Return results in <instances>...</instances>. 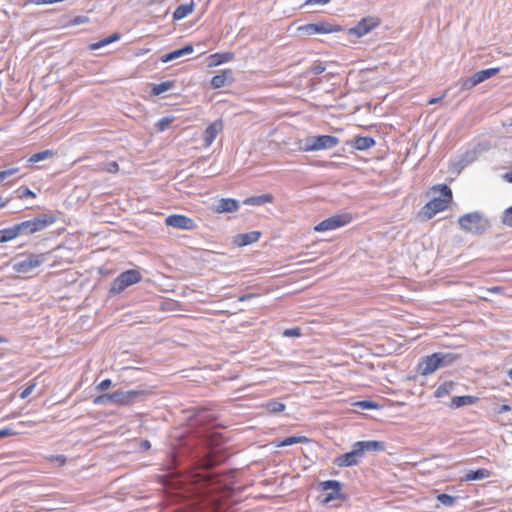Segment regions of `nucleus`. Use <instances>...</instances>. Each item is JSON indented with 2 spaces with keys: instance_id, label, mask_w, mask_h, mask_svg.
I'll return each instance as SVG.
<instances>
[{
  "instance_id": "nucleus-1",
  "label": "nucleus",
  "mask_w": 512,
  "mask_h": 512,
  "mask_svg": "<svg viewBox=\"0 0 512 512\" xmlns=\"http://www.w3.org/2000/svg\"><path fill=\"white\" fill-rule=\"evenodd\" d=\"M427 195L430 200L421 208L419 216L422 220H429L438 212L445 210L452 201V190L446 184L434 185Z\"/></svg>"
},
{
  "instance_id": "nucleus-2",
  "label": "nucleus",
  "mask_w": 512,
  "mask_h": 512,
  "mask_svg": "<svg viewBox=\"0 0 512 512\" xmlns=\"http://www.w3.org/2000/svg\"><path fill=\"white\" fill-rule=\"evenodd\" d=\"M460 228L471 234L482 235L490 228V222L479 212H471L459 217Z\"/></svg>"
},
{
  "instance_id": "nucleus-3",
  "label": "nucleus",
  "mask_w": 512,
  "mask_h": 512,
  "mask_svg": "<svg viewBox=\"0 0 512 512\" xmlns=\"http://www.w3.org/2000/svg\"><path fill=\"white\" fill-rule=\"evenodd\" d=\"M56 220V217L52 214H40L33 219L23 221L21 223L15 224L14 228L17 233V236L20 235H31L36 232L42 231L51 224H53Z\"/></svg>"
},
{
  "instance_id": "nucleus-4",
  "label": "nucleus",
  "mask_w": 512,
  "mask_h": 512,
  "mask_svg": "<svg viewBox=\"0 0 512 512\" xmlns=\"http://www.w3.org/2000/svg\"><path fill=\"white\" fill-rule=\"evenodd\" d=\"M339 138L332 135L308 136L304 139L300 149L305 152L331 149L338 145Z\"/></svg>"
},
{
  "instance_id": "nucleus-5",
  "label": "nucleus",
  "mask_w": 512,
  "mask_h": 512,
  "mask_svg": "<svg viewBox=\"0 0 512 512\" xmlns=\"http://www.w3.org/2000/svg\"><path fill=\"white\" fill-rule=\"evenodd\" d=\"M142 279L141 273L136 269H129L119 274L111 283L109 292L120 294L127 287L138 283Z\"/></svg>"
},
{
  "instance_id": "nucleus-6",
  "label": "nucleus",
  "mask_w": 512,
  "mask_h": 512,
  "mask_svg": "<svg viewBox=\"0 0 512 512\" xmlns=\"http://www.w3.org/2000/svg\"><path fill=\"white\" fill-rule=\"evenodd\" d=\"M322 494L321 502L328 504L335 500H345L346 495L342 493V483L337 480H327L319 484Z\"/></svg>"
},
{
  "instance_id": "nucleus-7",
  "label": "nucleus",
  "mask_w": 512,
  "mask_h": 512,
  "mask_svg": "<svg viewBox=\"0 0 512 512\" xmlns=\"http://www.w3.org/2000/svg\"><path fill=\"white\" fill-rule=\"evenodd\" d=\"M47 253L29 254L25 259L13 264V270L18 273H28L39 267L47 260Z\"/></svg>"
},
{
  "instance_id": "nucleus-8",
  "label": "nucleus",
  "mask_w": 512,
  "mask_h": 512,
  "mask_svg": "<svg viewBox=\"0 0 512 512\" xmlns=\"http://www.w3.org/2000/svg\"><path fill=\"white\" fill-rule=\"evenodd\" d=\"M342 30L343 28L340 25H333L328 22L309 23L299 27V31L308 36L314 34H328Z\"/></svg>"
},
{
  "instance_id": "nucleus-9",
  "label": "nucleus",
  "mask_w": 512,
  "mask_h": 512,
  "mask_svg": "<svg viewBox=\"0 0 512 512\" xmlns=\"http://www.w3.org/2000/svg\"><path fill=\"white\" fill-rule=\"evenodd\" d=\"M380 25V20L375 17H365L362 18L358 24L352 28L347 30L348 35H354L357 38H360L366 34H368L371 30L378 27Z\"/></svg>"
},
{
  "instance_id": "nucleus-10",
  "label": "nucleus",
  "mask_w": 512,
  "mask_h": 512,
  "mask_svg": "<svg viewBox=\"0 0 512 512\" xmlns=\"http://www.w3.org/2000/svg\"><path fill=\"white\" fill-rule=\"evenodd\" d=\"M349 214H337L333 215L315 226V231L322 232L327 230H333L348 224L351 221Z\"/></svg>"
},
{
  "instance_id": "nucleus-11",
  "label": "nucleus",
  "mask_w": 512,
  "mask_h": 512,
  "mask_svg": "<svg viewBox=\"0 0 512 512\" xmlns=\"http://www.w3.org/2000/svg\"><path fill=\"white\" fill-rule=\"evenodd\" d=\"M363 458L356 443L353 444L352 450L339 455L333 461L338 467H351L357 465Z\"/></svg>"
},
{
  "instance_id": "nucleus-12",
  "label": "nucleus",
  "mask_w": 512,
  "mask_h": 512,
  "mask_svg": "<svg viewBox=\"0 0 512 512\" xmlns=\"http://www.w3.org/2000/svg\"><path fill=\"white\" fill-rule=\"evenodd\" d=\"M165 223L167 226L183 230H193L196 228V223L193 219L181 214L168 216L165 219Z\"/></svg>"
},
{
  "instance_id": "nucleus-13",
  "label": "nucleus",
  "mask_w": 512,
  "mask_h": 512,
  "mask_svg": "<svg viewBox=\"0 0 512 512\" xmlns=\"http://www.w3.org/2000/svg\"><path fill=\"white\" fill-rule=\"evenodd\" d=\"M439 360L437 355L433 353L432 355L424 357L421 362L418 364V372L421 375H429L439 369Z\"/></svg>"
},
{
  "instance_id": "nucleus-14",
  "label": "nucleus",
  "mask_w": 512,
  "mask_h": 512,
  "mask_svg": "<svg viewBox=\"0 0 512 512\" xmlns=\"http://www.w3.org/2000/svg\"><path fill=\"white\" fill-rule=\"evenodd\" d=\"M148 394L149 391L144 389L122 390V405H130L143 401Z\"/></svg>"
},
{
  "instance_id": "nucleus-15",
  "label": "nucleus",
  "mask_w": 512,
  "mask_h": 512,
  "mask_svg": "<svg viewBox=\"0 0 512 512\" xmlns=\"http://www.w3.org/2000/svg\"><path fill=\"white\" fill-rule=\"evenodd\" d=\"M234 77L233 72L230 69H226L219 74H216L211 79V87L213 89H219L233 83Z\"/></svg>"
},
{
  "instance_id": "nucleus-16",
  "label": "nucleus",
  "mask_w": 512,
  "mask_h": 512,
  "mask_svg": "<svg viewBox=\"0 0 512 512\" xmlns=\"http://www.w3.org/2000/svg\"><path fill=\"white\" fill-rule=\"evenodd\" d=\"M362 456L364 457L366 452H380L386 449V443L377 440L368 441H357L355 442Z\"/></svg>"
},
{
  "instance_id": "nucleus-17",
  "label": "nucleus",
  "mask_w": 512,
  "mask_h": 512,
  "mask_svg": "<svg viewBox=\"0 0 512 512\" xmlns=\"http://www.w3.org/2000/svg\"><path fill=\"white\" fill-rule=\"evenodd\" d=\"M93 403L95 405H107L110 403L122 405V390L98 395L94 398Z\"/></svg>"
},
{
  "instance_id": "nucleus-18",
  "label": "nucleus",
  "mask_w": 512,
  "mask_h": 512,
  "mask_svg": "<svg viewBox=\"0 0 512 512\" xmlns=\"http://www.w3.org/2000/svg\"><path fill=\"white\" fill-rule=\"evenodd\" d=\"M195 422L200 426H207L210 428L219 426L216 415L205 409L200 410L195 414Z\"/></svg>"
},
{
  "instance_id": "nucleus-19",
  "label": "nucleus",
  "mask_w": 512,
  "mask_h": 512,
  "mask_svg": "<svg viewBox=\"0 0 512 512\" xmlns=\"http://www.w3.org/2000/svg\"><path fill=\"white\" fill-rule=\"evenodd\" d=\"M223 129L222 120H216L211 123L204 131V145L209 147L217 137L218 133Z\"/></svg>"
},
{
  "instance_id": "nucleus-20",
  "label": "nucleus",
  "mask_w": 512,
  "mask_h": 512,
  "mask_svg": "<svg viewBox=\"0 0 512 512\" xmlns=\"http://www.w3.org/2000/svg\"><path fill=\"white\" fill-rule=\"evenodd\" d=\"M239 202L233 198H222L218 201L215 211L217 213H231L237 211Z\"/></svg>"
},
{
  "instance_id": "nucleus-21",
  "label": "nucleus",
  "mask_w": 512,
  "mask_h": 512,
  "mask_svg": "<svg viewBox=\"0 0 512 512\" xmlns=\"http://www.w3.org/2000/svg\"><path fill=\"white\" fill-rule=\"evenodd\" d=\"M261 233L259 231H251L235 236L234 243L240 247L247 246L259 240Z\"/></svg>"
},
{
  "instance_id": "nucleus-22",
  "label": "nucleus",
  "mask_w": 512,
  "mask_h": 512,
  "mask_svg": "<svg viewBox=\"0 0 512 512\" xmlns=\"http://www.w3.org/2000/svg\"><path fill=\"white\" fill-rule=\"evenodd\" d=\"M274 200V196L270 193L261 194V195H255L246 198L243 201L244 205H251V206H261L267 203H272Z\"/></svg>"
},
{
  "instance_id": "nucleus-23",
  "label": "nucleus",
  "mask_w": 512,
  "mask_h": 512,
  "mask_svg": "<svg viewBox=\"0 0 512 512\" xmlns=\"http://www.w3.org/2000/svg\"><path fill=\"white\" fill-rule=\"evenodd\" d=\"M353 146L357 150H367L375 145V140L370 136H356L352 140Z\"/></svg>"
},
{
  "instance_id": "nucleus-24",
  "label": "nucleus",
  "mask_w": 512,
  "mask_h": 512,
  "mask_svg": "<svg viewBox=\"0 0 512 512\" xmlns=\"http://www.w3.org/2000/svg\"><path fill=\"white\" fill-rule=\"evenodd\" d=\"M478 400L477 397L464 395V396H454L451 399L450 407L453 409H457L463 406L471 405Z\"/></svg>"
},
{
  "instance_id": "nucleus-25",
  "label": "nucleus",
  "mask_w": 512,
  "mask_h": 512,
  "mask_svg": "<svg viewBox=\"0 0 512 512\" xmlns=\"http://www.w3.org/2000/svg\"><path fill=\"white\" fill-rule=\"evenodd\" d=\"M194 10V3L190 2L187 4L179 5L173 12V20H182L191 14Z\"/></svg>"
},
{
  "instance_id": "nucleus-26",
  "label": "nucleus",
  "mask_w": 512,
  "mask_h": 512,
  "mask_svg": "<svg viewBox=\"0 0 512 512\" xmlns=\"http://www.w3.org/2000/svg\"><path fill=\"white\" fill-rule=\"evenodd\" d=\"M121 38V34L118 33V32H115L113 33L112 35L98 41V42H95V43H92L89 45V49L94 51V50H98L108 44H111L115 41H118L119 39Z\"/></svg>"
},
{
  "instance_id": "nucleus-27",
  "label": "nucleus",
  "mask_w": 512,
  "mask_h": 512,
  "mask_svg": "<svg viewBox=\"0 0 512 512\" xmlns=\"http://www.w3.org/2000/svg\"><path fill=\"white\" fill-rule=\"evenodd\" d=\"M435 354L437 355V358L439 360L440 368L449 366V365H451L452 363H454L455 361H457L460 358V356L458 354H455V353H442V352H438V353H435Z\"/></svg>"
},
{
  "instance_id": "nucleus-28",
  "label": "nucleus",
  "mask_w": 512,
  "mask_h": 512,
  "mask_svg": "<svg viewBox=\"0 0 512 512\" xmlns=\"http://www.w3.org/2000/svg\"><path fill=\"white\" fill-rule=\"evenodd\" d=\"M456 385L457 384L453 381L443 382L436 388V390L434 392L435 397L441 398V397H444V396L450 394L454 390Z\"/></svg>"
},
{
  "instance_id": "nucleus-29",
  "label": "nucleus",
  "mask_w": 512,
  "mask_h": 512,
  "mask_svg": "<svg viewBox=\"0 0 512 512\" xmlns=\"http://www.w3.org/2000/svg\"><path fill=\"white\" fill-rule=\"evenodd\" d=\"M499 71H500L499 67L480 70L474 74L475 80L477 81L478 84H480V83L484 82L485 80L498 74Z\"/></svg>"
},
{
  "instance_id": "nucleus-30",
  "label": "nucleus",
  "mask_w": 512,
  "mask_h": 512,
  "mask_svg": "<svg viewBox=\"0 0 512 512\" xmlns=\"http://www.w3.org/2000/svg\"><path fill=\"white\" fill-rule=\"evenodd\" d=\"M174 87H175L174 80L164 81V82L154 85L151 89V94L153 96H159L162 93L173 89Z\"/></svg>"
},
{
  "instance_id": "nucleus-31",
  "label": "nucleus",
  "mask_w": 512,
  "mask_h": 512,
  "mask_svg": "<svg viewBox=\"0 0 512 512\" xmlns=\"http://www.w3.org/2000/svg\"><path fill=\"white\" fill-rule=\"evenodd\" d=\"M490 476V471L487 469L481 468L477 470H470L466 476V481H476V480H482L485 478H488Z\"/></svg>"
},
{
  "instance_id": "nucleus-32",
  "label": "nucleus",
  "mask_w": 512,
  "mask_h": 512,
  "mask_svg": "<svg viewBox=\"0 0 512 512\" xmlns=\"http://www.w3.org/2000/svg\"><path fill=\"white\" fill-rule=\"evenodd\" d=\"M264 407L267 409L269 413L276 414L284 411L286 406L282 402H279L275 399H271L264 404Z\"/></svg>"
},
{
  "instance_id": "nucleus-33",
  "label": "nucleus",
  "mask_w": 512,
  "mask_h": 512,
  "mask_svg": "<svg viewBox=\"0 0 512 512\" xmlns=\"http://www.w3.org/2000/svg\"><path fill=\"white\" fill-rule=\"evenodd\" d=\"M307 442H309V439L305 436H289V437H286L285 439H283L278 446L284 447V446L294 445L297 443H307Z\"/></svg>"
},
{
  "instance_id": "nucleus-34",
  "label": "nucleus",
  "mask_w": 512,
  "mask_h": 512,
  "mask_svg": "<svg viewBox=\"0 0 512 512\" xmlns=\"http://www.w3.org/2000/svg\"><path fill=\"white\" fill-rule=\"evenodd\" d=\"M18 237L14 226L0 230V243L10 241Z\"/></svg>"
},
{
  "instance_id": "nucleus-35",
  "label": "nucleus",
  "mask_w": 512,
  "mask_h": 512,
  "mask_svg": "<svg viewBox=\"0 0 512 512\" xmlns=\"http://www.w3.org/2000/svg\"><path fill=\"white\" fill-rule=\"evenodd\" d=\"M54 155V152L52 150H44L38 153L33 154L29 159V163H37L40 161H43L49 157H52Z\"/></svg>"
},
{
  "instance_id": "nucleus-36",
  "label": "nucleus",
  "mask_w": 512,
  "mask_h": 512,
  "mask_svg": "<svg viewBox=\"0 0 512 512\" xmlns=\"http://www.w3.org/2000/svg\"><path fill=\"white\" fill-rule=\"evenodd\" d=\"M437 500L444 506H453L459 499L457 496H451L446 493H440L436 496Z\"/></svg>"
},
{
  "instance_id": "nucleus-37",
  "label": "nucleus",
  "mask_w": 512,
  "mask_h": 512,
  "mask_svg": "<svg viewBox=\"0 0 512 512\" xmlns=\"http://www.w3.org/2000/svg\"><path fill=\"white\" fill-rule=\"evenodd\" d=\"M457 85L460 86L461 90H470L478 85L477 81L475 80L474 74L471 77L460 79L457 83Z\"/></svg>"
},
{
  "instance_id": "nucleus-38",
  "label": "nucleus",
  "mask_w": 512,
  "mask_h": 512,
  "mask_svg": "<svg viewBox=\"0 0 512 512\" xmlns=\"http://www.w3.org/2000/svg\"><path fill=\"white\" fill-rule=\"evenodd\" d=\"M354 406L362 410L379 409L380 405L371 400H361L354 403Z\"/></svg>"
},
{
  "instance_id": "nucleus-39",
  "label": "nucleus",
  "mask_w": 512,
  "mask_h": 512,
  "mask_svg": "<svg viewBox=\"0 0 512 512\" xmlns=\"http://www.w3.org/2000/svg\"><path fill=\"white\" fill-rule=\"evenodd\" d=\"M213 58H214V64L219 65V64L233 60L234 54L232 52H225V53H221V54L217 53V54L213 55Z\"/></svg>"
},
{
  "instance_id": "nucleus-40",
  "label": "nucleus",
  "mask_w": 512,
  "mask_h": 512,
  "mask_svg": "<svg viewBox=\"0 0 512 512\" xmlns=\"http://www.w3.org/2000/svg\"><path fill=\"white\" fill-rule=\"evenodd\" d=\"M193 50H194L193 45L187 44V45L183 46L182 48L173 50L172 52H173L174 59L176 60L178 58H181L183 56L191 54L193 52Z\"/></svg>"
},
{
  "instance_id": "nucleus-41",
  "label": "nucleus",
  "mask_w": 512,
  "mask_h": 512,
  "mask_svg": "<svg viewBox=\"0 0 512 512\" xmlns=\"http://www.w3.org/2000/svg\"><path fill=\"white\" fill-rule=\"evenodd\" d=\"M501 221L504 225L512 227V206L506 208L501 216Z\"/></svg>"
},
{
  "instance_id": "nucleus-42",
  "label": "nucleus",
  "mask_w": 512,
  "mask_h": 512,
  "mask_svg": "<svg viewBox=\"0 0 512 512\" xmlns=\"http://www.w3.org/2000/svg\"><path fill=\"white\" fill-rule=\"evenodd\" d=\"M325 70H326V67L322 63L315 62L313 65H311L309 67V69L305 72V74L307 75L309 73H312V74L318 75V74L323 73Z\"/></svg>"
},
{
  "instance_id": "nucleus-43",
  "label": "nucleus",
  "mask_w": 512,
  "mask_h": 512,
  "mask_svg": "<svg viewBox=\"0 0 512 512\" xmlns=\"http://www.w3.org/2000/svg\"><path fill=\"white\" fill-rule=\"evenodd\" d=\"M17 192L19 194L18 197L20 199L30 198V197L34 198L36 196V194L32 190H30L28 187H25V186L20 187L17 190Z\"/></svg>"
},
{
  "instance_id": "nucleus-44",
  "label": "nucleus",
  "mask_w": 512,
  "mask_h": 512,
  "mask_svg": "<svg viewBox=\"0 0 512 512\" xmlns=\"http://www.w3.org/2000/svg\"><path fill=\"white\" fill-rule=\"evenodd\" d=\"M102 169L109 173H117L119 171V165L116 161H111L106 163Z\"/></svg>"
},
{
  "instance_id": "nucleus-45",
  "label": "nucleus",
  "mask_w": 512,
  "mask_h": 512,
  "mask_svg": "<svg viewBox=\"0 0 512 512\" xmlns=\"http://www.w3.org/2000/svg\"><path fill=\"white\" fill-rule=\"evenodd\" d=\"M171 122H172V120L168 117H164V118L160 119L156 124L158 131H164L166 128L169 127Z\"/></svg>"
},
{
  "instance_id": "nucleus-46",
  "label": "nucleus",
  "mask_w": 512,
  "mask_h": 512,
  "mask_svg": "<svg viewBox=\"0 0 512 512\" xmlns=\"http://www.w3.org/2000/svg\"><path fill=\"white\" fill-rule=\"evenodd\" d=\"M301 335V329L298 327L285 329L283 336L285 337H299Z\"/></svg>"
},
{
  "instance_id": "nucleus-47",
  "label": "nucleus",
  "mask_w": 512,
  "mask_h": 512,
  "mask_svg": "<svg viewBox=\"0 0 512 512\" xmlns=\"http://www.w3.org/2000/svg\"><path fill=\"white\" fill-rule=\"evenodd\" d=\"M18 171H19V168H17V167L0 171V182L5 180L7 177L17 173Z\"/></svg>"
},
{
  "instance_id": "nucleus-48",
  "label": "nucleus",
  "mask_w": 512,
  "mask_h": 512,
  "mask_svg": "<svg viewBox=\"0 0 512 512\" xmlns=\"http://www.w3.org/2000/svg\"><path fill=\"white\" fill-rule=\"evenodd\" d=\"M112 385V381L110 379H104L102 380L96 387L99 391H105Z\"/></svg>"
},
{
  "instance_id": "nucleus-49",
  "label": "nucleus",
  "mask_w": 512,
  "mask_h": 512,
  "mask_svg": "<svg viewBox=\"0 0 512 512\" xmlns=\"http://www.w3.org/2000/svg\"><path fill=\"white\" fill-rule=\"evenodd\" d=\"M35 388V384H30L28 385L21 393H20V398L21 399H25L27 398L31 393L32 391L34 390Z\"/></svg>"
},
{
  "instance_id": "nucleus-50",
  "label": "nucleus",
  "mask_w": 512,
  "mask_h": 512,
  "mask_svg": "<svg viewBox=\"0 0 512 512\" xmlns=\"http://www.w3.org/2000/svg\"><path fill=\"white\" fill-rule=\"evenodd\" d=\"M329 1L330 0H307L304 5H306V6H309V5H325Z\"/></svg>"
},
{
  "instance_id": "nucleus-51",
  "label": "nucleus",
  "mask_w": 512,
  "mask_h": 512,
  "mask_svg": "<svg viewBox=\"0 0 512 512\" xmlns=\"http://www.w3.org/2000/svg\"><path fill=\"white\" fill-rule=\"evenodd\" d=\"M15 432L11 428H4L0 430V439L14 435Z\"/></svg>"
},
{
  "instance_id": "nucleus-52",
  "label": "nucleus",
  "mask_w": 512,
  "mask_h": 512,
  "mask_svg": "<svg viewBox=\"0 0 512 512\" xmlns=\"http://www.w3.org/2000/svg\"><path fill=\"white\" fill-rule=\"evenodd\" d=\"M160 60L163 63H167V62L175 60L174 56H173V52L171 51L169 53L164 54L163 56L160 57Z\"/></svg>"
},
{
  "instance_id": "nucleus-53",
  "label": "nucleus",
  "mask_w": 512,
  "mask_h": 512,
  "mask_svg": "<svg viewBox=\"0 0 512 512\" xmlns=\"http://www.w3.org/2000/svg\"><path fill=\"white\" fill-rule=\"evenodd\" d=\"M447 94V90L443 93L442 96L438 97V98H431L430 100H428V104L429 105H433V104H436L438 103L439 101H441Z\"/></svg>"
},
{
  "instance_id": "nucleus-54",
  "label": "nucleus",
  "mask_w": 512,
  "mask_h": 512,
  "mask_svg": "<svg viewBox=\"0 0 512 512\" xmlns=\"http://www.w3.org/2000/svg\"><path fill=\"white\" fill-rule=\"evenodd\" d=\"M150 447H151V444H150V442L148 440H142L141 441L140 448L142 450H148V449H150Z\"/></svg>"
},
{
  "instance_id": "nucleus-55",
  "label": "nucleus",
  "mask_w": 512,
  "mask_h": 512,
  "mask_svg": "<svg viewBox=\"0 0 512 512\" xmlns=\"http://www.w3.org/2000/svg\"><path fill=\"white\" fill-rule=\"evenodd\" d=\"M54 459L58 461L60 465H64L66 463V457L64 455H56Z\"/></svg>"
},
{
  "instance_id": "nucleus-56",
  "label": "nucleus",
  "mask_w": 512,
  "mask_h": 512,
  "mask_svg": "<svg viewBox=\"0 0 512 512\" xmlns=\"http://www.w3.org/2000/svg\"><path fill=\"white\" fill-rule=\"evenodd\" d=\"M511 410V407L507 404H503L500 408H499V413H504V412H508Z\"/></svg>"
},
{
  "instance_id": "nucleus-57",
  "label": "nucleus",
  "mask_w": 512,
  "mask_h": 512,
  "mask_svg": "<svg viewBox=\"0 0 512 512\" xmlns=\"http://www.w3.org/2000/svg\"><path fill=\"white\" fill-rule=\"evenodd\" d=\"M503 179L509 183H512V172H507L503 175Z\"/></svg>"
},
{
  "instance_id": "nucleus-58",
  "label": "nucleus",
  "mask_w": 512,
  "mask_h": 512,
  "mask_svg": "<svg viewBox=\"0 0 512 512\" xmlns=\"http://www.w3.org/2000/svg\"><path fill=\"white\" fill-rule=\"evenodd\" d=\"M255 295L254 294H245V295H242L238 298L239 301H246L252 297H254Z\"/></svg>"
},
{
  "instance_id": "nucleus-59",
  "label": "nucleus",
  "mask_w": 512,
  "mask_h": 512,
  "mask_svg": "<svg viewBox=\"0 0 512 512\" xmlns=\"http://www.w3.org/2000/svg\"><path fill=\"white\" fill-rule=\"evenodd\" d=\"M86 21H87V18H85V17H77V18H75L74 23L75 24H80V23H83V22H86Z\"/></svg>"
},
{
  "instance_id": "nucleus-60",
  "label": "nucleus",
  "mask_w": 512,
  "mask_h": 512,
  "mask_svg": "<svg viewBox=\"0 0 512 512\" xmlns=\"http://www.w3.org/2000/svg\"><path fill=\"white\" fill-rule=\"evenodd\" d=\"M9 200L8 199H3L1 196H0V208H3L5 207L7 204H8Z\"/></svg>"
},
{
  "instance_id": "nucleus-61",
  "label": "nucleus",
  "mask_w": 512,
  "mask_h": 512,
  "mask_svg": "<svg viewBox=\"0 0 512 512\" xmlns=\"http://www.w3.org/2000/svg\"><path fill=\"white\" fill-rule=\"evenodd\" d=\"M508 376L512 380V368L508 371Z\"/></svg>"
},
{
  "instance_id": "nucleus-62",
  "label": "nucleus",
  "mask_w": 512,
  "mask_h": 512,
  "mask_svg": "<svg viewBox=\"0 0 512 512\" xmlns=\"http://www.w3.org/2000/svg\"><path fill=\"white\" fill-rule=\"evenodd\" d=\"M499 289H500L499 287H494V288H492V289H491V291L496 292V291H498Z\"/></svg>"
},
{
  "instance_id": "nucleus-63",
  "label": "nucleus",
  "mask_w": 512,
  "mask_h": 512,
  "mask_svg": "<svg viewBox=\"0 0 512 512\" xmlns=\"http://www.w3.org/2000/svg\"><path fill=\"white\" fill-rule=\"evenodd\" d=\"M509 125L512 126V122Z\"/></svg>"
}]
</instances>
